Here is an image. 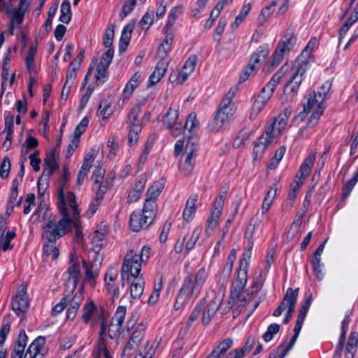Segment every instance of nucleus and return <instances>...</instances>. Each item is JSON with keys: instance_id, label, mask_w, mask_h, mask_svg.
Wrapping results in <instances>:
<instances>
[{"instance_id": "obj_53", "label": "nucleus", "mask_w": 358, "mask_h": 358, "mask_svg": "<svg viewBox=\"0 0 358 358\" xmlns=\"http://www.w3.org/2000/svg\"><path fill=\"white\" fill-rule=\"evenodd\" d=\"M202 232V227H197L195 228L192 234L187 241L185 248L187 250H191L195 245L196 243L197 242Z\"/></svg>"}, {"instance_id": "obj_16", "label": "nucleus", "mask_w": 358, "mask_h": 358, "mask_svg": "<svg viewBox=\"0 0 358 358\" xmlns=\"http://www.w3.org/2000/svg\"><path fill=\"white\" fill-rule=\"evenodd\" d=\"M29 302L27 295L26 287L24 285L19 287L17 294L12 302V308L15 314L24 318L28 309Z\"/></svg>"}, {"instance_id": "obj_55", "label": "nucleus", "mask_w": 358, "mask_h": 358, "mask_svg": "<svg viewBox=\"0 0 358 358\" xmlns=\"http://www.w3.org/2000/svg\"><path fill=\"white\" fill-rule=\"evenodd\" d=\"M136 3V0H124L120 13V17L124 19L127 16L134 8Z\"/></svg>"}, {"instance_id": "obj_61", "label": "nucleus", "mask_w": 358, "mask_h": 358, "mask_svg": "<svg viewBox=\"0 0 358 358\" xmlns=\"http://www.w3.org/2000/svg\"><path fill=\"white\" fill-rule=\"evenodd\" d=\"M30 165L32 166L34 171L38 172L40 171V164L41 160L39 157V151L35 150L32 154L29 155Z\"/></svg>"}, {"instance_id": "obj_54", "label": "nucleus", "mask_w": 358, "mask_h": 358, "mask_svg": "<svg viewBox=\"0 0 358 358\" xmlns=\"http://www.w3.org/2000/svg\"><path fill=\"white\" fill-rule=\"evenodd\" d=\"M108 67L105 66L102 64H98L95 73L96 82L98 85L102 84L106 81L108 76Z\"/></svg>"}, {"instance_id": "obj_39", "label": "nucleus", "mask_w": 358, "mask_h": 358, "mask_svg": "<svg viewBox=\"0 0 358 358\" xmlns=\"http://www.w3.org/2000/svg\"><path fill=\"white\" fill-rule=\"evenodd\" d=\"M140 113L141 107L139 105H135L131 108L127 120L128 127H132V126H141L142 121L138 120Z\"/></svg>"}, {"instance_id": "obj_7", "label": "nucleus", "mask_w": 358, "mask_h": 358, "mask_svg": "<svg viewBox=\"0 0 358 358\" xmlns=\"http://www.w3.org/2000/svg\"><path fill=\"white\" fill-rule=\"evenodd\" d=\"M197 150L198 141L196 138H189L179 163V169L184 175H189L194 169Z\"/></svg>"}, {"instance_id": "obj_38", "label": "nucleus", "mask_w": 358, "mask_h": 358, "mask_svg": "<svg viewBox=\"0 0 358 358\" xmlns=\"http://www.w3.org/2000/svg\"><path fill=\"white\" fill-rule=\"evenodd\" d=\"M158 206L156 201L145 198L142 212L152 221L156 216Z\"/></svg>"}, {"instance_id": "obj_2", "label": "nucleus", "mask_w": 358, "mask_h": 358, "mask_svg": "<svg viewBox=\"0 0 358 358\" xmlns=\"http://www.w3.org/2000/svg\"><path fill=\"white\" fill-rule=\"evenodd\" d=\"M316 45V38H311L287 75L285 93L289 94L291 99L296 95L307 69L315 60L312 52Z\"/></svg>"}, {"instance_id": "obj_33", "label": "nucleus", "mask_w": 358, "mask_h": 358, "mask_svg": "<svg viewBox=\"0 0 358 358\" xmlns=\"http://www.w3.org/2000/svg\"><path fill=\"white\" fill-rule=\"evenodd\" d=\"M255 343V339L252 336H249L245 347L241 349H236L234 350L231 351L227 355H226V352H224L223 355L221 357L222 358H229L231 355H237V358H243L246 352H248L250 351V350L252 348L254 344Z\"/></svg>"}, {"instance_id": "obj_52", "label": "nucleus", "mask_w": 358, "mask_h": 358, "mask_svg": "<svg viewBox=\"0 0 358 358\" xmlns=\"http://www.w3.org/2000/svg\"><path fill=\"white\" fill-rule=\"evenodd\" d=\"M128 143L130 146L134 145L138 139V135L141 131V126H132V127H128Z\"/></svg>"}, {"instance_id": "obj_25", "label": "nucleus", "mask_w": 358, "mask_h": 358, "mask_svg": "<svg viewBox=\"0 0 358 358\" xmlns=\"http://www.w3.org/2000/svg\"><path fill=\"white\" fill-rule=\"evenodd\" d=\"M316 157V152L314 151L310 152L306 158L300 166L299 171L296 174V181H302L303 182L310 173L311 169L313 166L314 161Z\"/></svg>"}, {"instance_id": "obj_3", "label": "nucleus", "mask_w": 358, "mask_h": 358, "mask_svg": "<svg viewBox=\"0 0 358 358\" xmlns=\"http://www.w3.org/2000/svg\"><path fill=\"white\" fill-rule=\"evenodd\" d=\"M251 244L253 243H251ZM252 245L245 250L240 259L238 278L231 284V296L238 306L246 305L248 310L252 313L258 307L261 301L255 300L250 293L247 296H243V291L248 282V270L252 256Z\"/></svg>"}, {"instance_id": "obj_29", "label": "nucleus", "mask_w": 358, "mask_h": 358, "mask_svg": "<svg viewBox=\"0 0 358 358\" xmlns=\"http://www.w3.org/2000/svg\"><path fill=\"white\" fill-rule=\"evenodd\" d=\"M168 68V63L165 60L159 61L155 67L153 73L150 76L148 79V86L154 85L159 82L164 76Z\"/></svg>"}, {"instance_id": "obj_45", "label": "nucleus", "mask_w": 358, "mask_h": 358, "mask_svg": "<svg viewBox=\"0 0 358 358\" xmlns=\"http://www.w3.org/2000/svg\"><path fill=\"white\" fill-rule=\"evenodd\" d=\"M164 188V185L162 183L159 182H155L152 185H150L148 189L146 199H152L157 201V199L161 194L162 189Z\"/></svg>"}, {"instance_id": "obj_23", "label": "nucleus", "mask_w": 358, "mask_h": 358, "mask_svg": "<svg viewBox=\"0 0 358 358\" xmlns=\"http://www.w3.org/2000/svg\"><path fill=\"white\" fill-rule=\"evenodd\" d=\"M236 89L233 88L228 91L220 102L218 113L225 115L230 118L231 117L235 112V108L231 101L236 95Z\"/></svg>"}, {"instance_id": "obj_46", "label": "nucleus", "mask_w": 358, "mask_h": 358, "mask_svg": "<svg viewBox=\"0 0 358 358\" xmlns=\"http://www.w3.org/2000/svg\"><path fill=\"white\" fill-rule=\"evenodd\" d=\"M117 278V272L115 269H109L105 274L104 282L107 291L111 290L117 284L115 280Z\"/></svg>"}, {"instance_id": "obj_20", "label": "nucleus", "mask_w": 358, "mask_h": 358, "mask_svg": "<svg viewBox=\"0 0 358 358\" xmlns=\"http://www.w3.org/2000/svg\"><path fill=\"white\" fill-rule=\"evenodd\" d=\"M152 222L143 212L134 211L130 215L129 227L131 231L137 232L146 229Z\"/></svg>"}, {"instance_id": "obj_47", "label": "nucleus", "mask_w": 358, "mask_h": 358, "mask_svg": "<svg viewBox=\"0 0 358 358\" xmlns=\"http://www.w3.org/2000/svg\"><path fill=\"white\" fill-rule=\"evenodd\" d=\"M113 113L110 103L108 100H103L99 104L96 115L101 116L103 120H106Z\"/></svg>"}, {"instance_id": "obj_42", "label": "nucleus", "mask_w": 358, "mask_h": 358, "mask_svg": "<svg viewBox=\"0 0 358 358\" xmlns=\"http://www.w3.org/2000/svg\"><path fill=\"white\" fill-rule=\"evenodd\" d=\"M269 50L266 45L260 46L252 55L250 61L257 64V65L260 66V63L266 59Z\"/></svg>"}, {"instance_id": "obj_50", "label": "nucleus", "mask_w": 358, "mask_h": 358, "mask_svg": "<svg viewBox=\"0 0 358 358\" xmlns=\"http://www.w3.org/2000/svg\"><path fill=\"white\" fill-rule=\"evenodd\" d=\"M183 128L190 132H194L198 129L199 122L195 113L192 112L189 114Z\"/></svg>"}, {"instance_id": "obj_59", "label": "nucleus", "mask_w": 358, "mask_h": 358, "mask_svg": "<svg viewBox=\"0 0 358 358\" xmlns=\"http://www.w3.org/2000/svg\"><path fill=\"white\" fill-rule=\"evenodd\" d=\"M97 352L99 357L103 356L104 358H112L107 349L106 342L101 337L99 338L98 341Z\"/></svg>"}, {"instance_id": "obj_37", "label": "nucleus", "mask_w": 358, "mask_h": 358, "mask_svg": "<svg viewBox=\"0 0 358 358\" xmlns=\"http://www.w3.org/2000/svg\"><path fill=\"white\" fill-rule=\"evenodd\" d=\"M196 63L197 58L195 55H192L187 59L180 71V73L183 77L182 80H187L189 75L194 71Z\"/></svg>"}, {"instance_id": "obj_35", "label": "nucleus", "mask_w": 358, "mask_h": 358, "mask_svg": "<svg viewBox=\"0 0 358 358\" xmlns=\"http://www.w3.org/2000/svg\"><path fill=\"white\" fill-rule=\"evenodd\" d=\"M134 27V23H129L123 28L120 40V51H124L128 46Z\"/></svg>"}, {"instance_id": "obj_58", "label": "nucleus", "mask_w": 358, "mask_h": 358, "mask_svg": "<svg viewBox=\"0 0 358 358\" xmlns=\"http://www.w3.org/2000/svg\"><path fill=\"white\" fill-rule=\"evenodd\" d=\"M103 260L102 255L99 251L93 250L89 253V264L92 267H97L101 264Z\"/></svg>"}, {"instance_id": "obj_21", "label": "nucleus", "mask_w": 358, "mask_h": 358, "mask_svg": "<svg viewBox=\"0 0 358 358\" xmlns=\"http://www.w3.org/2000/svg\"><path fill=\"white\" fill-rule=\"evenodd\" d=\"M66 284L71 289H75L80 277V265L73 258L69 262V266L65 273Z\"/></svg>"}, {"instance_id": "obj_32", "label": "nucleus", "mask_w": 358, "mask_h": 358, "mask_svg": "<svg viewBox=\"0 0 358 358\" xmlns=\"http://www.w3.org/2000/svg\"><path fill=\"white\" fill-rule=\"evenodd\" d=\"M133 278L134 280L130 286V295L133 299H138L143 294L145 282L142 275Z\"/></svg>"}, {"instance_id": "obj_49", "label": "nucleus", "mask_w": 358, "mask_h": 358, "mask_svg": "<svg viewBox=\"0 0 358 358\" xmlns=\"http://www.w3.org/2000/svg\"><path fill=\"white\" fill-rule=\"evenodd\" d=\"M181 13V7L178 6L172 8L169 13L168 20L164 27V29L167 31L173 25L176 20Z\"/></svg>"}, {"instance_id": "obj_12", "label": "nucleus", "mask_w": 358, "mask_h": 358, "mask_svg": "<svg viewBox=\"0 0 358 358\" xmlns=\"http://www.w3.org/2000/svg\"><path fill=\"white\" fill-rule=\"evenodd\" d=\"M289 112L285 110V113L280 114L277 117H275L273 122L268 124L264 134L273 141V138L280 135L282 131L286 128Z\"/></svg>"}, {"instance_id": "obj_5", "label": "nucleus", "mask_w": 358, "mask_h": 358, "mask_svg": "<svg viewBox=\"0 0 358 358\" xmlns=\"http://www.w3.org/2000/svg\"><path fill=\"white\" fill-rule=\"evenodd\" d=\"M208 278V272L206 268L202 266L195 273H189L186 275L180 290L184 295L194 301L200 294Z\"/></svg>"}, {"instance_id": "obj_62", "label": "nucleus", "mask_w": 358, "mask_h": 358, "mask_svg": "<svg viewBox=\"0 0 358 358\" xmlns=\"http://www.w3.org/2000/svg\"><path fill=\"white\" fill-rule=\"evenodd\" d=\"M89 124V119L87 117H84L82 120L77 125L74 131V137H78L80 139V136L85 132Z\"/></svg>"}, {"instance_id": "obj_31", "label": "nucleus", "mask_w": 358, "mask_h": 358, "mask_svg": "<svg viewBox=\"0 0 358 358\" xmlns=\"http://www.w3.org/2000/svg\"><path fill=\"white\" fill-rule=\"evenodd\" d=\"M306 126L300 129V133L303 135L307 134L308 137L309 134L313 133L315 130V127L318 123V121L322 114H318V113H310Z\"/></svg>"}, {"instance_id": "obj_13", "label": "nucleus", "mask_w": 358, "mask_h": 358, "mask_svg": "<svg viewBox=\"0 0 358 358\" xmlns=\"http://www.w3.org/2000/svg\"><path fill=\"white\" fill-rule=\"evenodd\" d=\"M287 66H282L271 78L269 82L264 86L257 96L260 100L264 101L267 103L268 100L273 95V93L280 83V81L283 76L285 72L287 70Z\"/></svg>"}, {"instance_id": "obj_60", "label": "nucleus", "mask_w": 358, "mask_h": 358, "mask_svg": "<svg viewBox=\"0 0 358 358\" xmlns=\"http://www.w3.org/2000/svg\"><path fill=\"white\" fill-rule=\"evenodd\" d=\"M280 330V325L276 323L270 324L266 331L263 334V338L266 342H269L272 340L273 335L277 334Z\"/></svg>"}, {"instance_id": "obj_41", "label": "nucleus", "mask_w": 358, "mask_h": 358, "mask_svg": "<svg viewBox=\"0 0 358 358\" xmlns=\"http://www.w3.org/2000/svg\"><path fill=\"white\" fill-rule=\"evenodd\" d=\"M60 13L59 20L63 23L68 24L71 21L72 16L69 0H63L60 8Z\"/></svg>"}, {"instance_id": "obj_26", "label": "nucleus", "mask_w": 358, "mask_h": 358, "mask_svg": "<svg viewBox=\"0 0 358 358\" xmlns=\"http://www.w3.org/2000/svg\"><path fill=\"white\" fill-rule=\"evenodd\" d=\"M197 194H192L186 201L185 208L182 213V217L187 222L192 221L195 216L197 209Z\"/></svg>"}, {"instance_id": "obj_6", "label": "nucleus", "mask_w": 358, "mask_h": 358, "mask_svg": "<svg viewBox=\"0 0 358 358\" xmlns=\"http://www.w3.org/2000/svg\"><path fill=\"white\" fill-rule=\"evenodd\" d=\"M146 328L143 323L137 324L123 349V357H130L137 350L139 351L141 348L143 349L146 343H149L148 341H145ZM148 345L150 346V344Z\"/></svg>"}, {"instance_id": "obj_34", "label": "nucleus", "mask_w": 358, "mask_h": 358, "mask_svg": "<svg viewBox=\"0 0 358 358\" xmlns=\"http://www.w3.org/2000/svg\"><path fill=\"white\" fill-rule=\"evenodd\" d=\"M277 195L276 185H272L267 192L262 204V212L268 214L269 209Z\"/></svg>"}, {"instance_id": "obj_9", "label": "nucleus", "mask_w": 358, "mask_h": 358, "mask_svg": "<svg viewBox=\"0 0 358 358\" xmlns=\"http://www.w3.org/2000/svg\"><path fill=\"white\" fill-rule=\"evenodd\" d=\"M325 108V102L321 95H317L316 92H313L308 95L306 103L303 104V110L298 114L296 120L303 121L306 115L310 113L322 114Z\"/></svg>"}, {"instance_id": "obj_22", "label": "nucleus", "mask_w": 358, "mask_h": 358, "mask_svg": "<svg viewBox=\"0 0 358 358\" xmlns=\"http://www.w3.org/2000/svg\"><path fill=\"white\" fill-rule=\"evenodd\" d=\"M127 308L124 306H120L117 308L114 316L109 327L108 334L110 338H113L116 332H119L124 320Z\"/></svg>"}, {"instance_id": "obj_28", "label": "nucleus", "mask_w": 358, "mask_h": 358, "mask_svg": "<svg viewBox=\"0 0 358 358\" xmlns=\"http://www.w3.org/2000/svg\"><path fill=\"white\" fill-rule=\"evenodd\" d=\"M106 186H103L101 184H99V188L96 191L95 197L90 203L87 210L86 211V215L89 217H91L92 215H94L99 206L101 205L102 200L104 197V194L106 193Z\"/></svg>"}, {"instance_id": "obj_51", "label": "nucleus", "mask_w": 358, "mask_h": 358, "mask_svg": "<svg viewBox=\"0 0 358 358\" xmlns=\"http://www.w3.org/2000/svg\"><path fill=\"white\" fill-rule=\"evenodd\" d=\"M357 181H358V168H357V171L355 173V175L352 177V178H351L349 181H348L345 184V185L343 188L342 198L343 200L346 199L347 197L349 196V194H350L352 189H353V187H355V185H356Z\"/></svg>"}, {"instance_id": "obj_27", "label": "nucleus", "mask_w": 358, "mask_h": 358, "mask_svg": "<svg viewBox=\"0 0 358 358\" xmlns=\"http://www.w3.org/2000/svg\"><path fill=\"white\" fill-rule=\"evenodd\" d=\"M142 73L140 72H136L130 80L127 83L122 92V101H125L128 100L131 96L134 89L141 82Z\"/></svg>"}, {"instance_id": "obj_1", "label": "nucleus", "mask_w": 358, "mask_h": 358, "mask_svg": "<svg viewBox=\"0 0 358 358\" xmlns=\"http://www.w3.org/2000/svg\"><path fill=\"white\" fill-rule=\"evenodd\" d=\"M57 205L64 217L57 222L54 216L50 215L47 222L43 227V252L45 255L50 257L52 260H55L59 255V250L55 245V241L71 229V220L69 217L67 206L72 210L74 218L80 213L76 202V196L72 192H68L65 197L59 194L57 198Z\"/></svg>"}, {"instance_id": "obj_4", "label": "nucleus", "mask_w": 358, "mask_h": 358, "mask_svg": "<svg viewBox=\"0 0 358 358\" xmlns=\"http://www.w3.org/2000/svg\"><path fill=\"white\" fill-rule=\"evenodd\" d=\"M150 247L143 246L140 253L134 252L133 250H129L126 253L121 268V282L122 285H125L126 280L129 276L136 277L141 276L140 274L142 264L146 262L150 256Z\"/></svg>"}, {"instance_id": "obj_40", "label": "nucleus", "mask_w": 358, "mask_h": 358, "mask_svg": "<svg viewBox=\"0 0 358 358\" xmlns=\"http://www.w3.org/2000/svg\"><path fill=\"white\" fill-rule=\"evenodd\" d=\"M97 311L98 309L94 303L91 300L87 301L83 308L82 318L83 321L87 323Z\"/></svg>"}, {"instance_id": "obj_24", "label": "nucleus", "mask_w": 358, "mask_h": 358, "mask_svg": "<svg viewBox=\"0 0 358 358\" xmlns=\"http://www.w3.org/2000/svg\"><path fill=\"white\" fill-rule=\"evenodd\" d=\"M202 302V324H207L210 322L212 318L215 315L216 312L219 309L221 305V299L215 297L211 300L206 306H204L203 301Z\"/></svg>"}, {"instance_id": "obj_15", "label": "nucleus", "mask_w": 358, "mask_h": 358, "mask_svg": "<svg viewBox=\"0 0 358 358\" xmlns=\"http://www.w3.org/2000/svg\"><path fill=\"white\" fill-rule=\"evenodd\" d=\"M270 221V216L268 214L261 212L257 213L250 220V224L248 225L245 235L248 238H252L257 231L262 233L264 227Z\"/></svg>"}, {"instance_id": "obj_64", "label": "nucleus", "mask_w": 358, "mask_h": 358, "mask_svg": "<svg viewBox=\"0 0 358 358\" xmlns=\"http://www.w3.org/2000/svg\"><path fill=\"white\" fill-rule=\"evenodd\" d=\"M155 353V348L153 346H149L146 343L143 349L139 350V356L141 358H152Z\"/></svg>"}, {"instance_id": "obj_19", "label": "nucleus", "mask_w": 358, "mask_h": 358, "mask_svg": "<svg viewBox=\"0 0 358 358\" xmlns=\"http://www.w3.org/2000/svg\"><path fill=\"white\" fill-rule=\"evenodd\" d=\"M45 344V338L38 336L29 345L24 358H44L47 352Z\"/></svg>"}, {"instance_id": "obj_10", "label": "nucleus", "mask_w": 358, "mask_h": 358, "mask_svg": "<svg viewBox=\"0 0 358 358\" xmlns=\"http://www.w3.org/2000/svg\"><path fill=\"white\" fill-rule=\"evenodd\" d=\"M296 40L297 38L294 34V29H287L273 53V62L278 64L282 60L284 54L294 48Z\"/></svg>"}, {"instance_id": "obj_36", "label": "nucleus", "mask_w": 358, "mask_h": 358, "mask_svg": "<svg viewBox=\"0 0 358 358\" xmlns=\"http://www.w3.org/2000/svg\"><path fill=\"white\" fill-rule=\"evenodd\" d=\"M229 119L230 117L217 112L213 120L208 125L209 131L211 132L219 131Z\"/></svg>"}, {"instance_id": "obj_11", "label": "nucleus", "mask_w": 358, "mask_h": 358, "mask_svg": "<svg viewBox=\"0 0 358 358\" xmlns=\"http://www.w3.org/2000/svg\"><path fill=\"white\" fill-rule=\"evenodd\" d=\"M224 203V196L223 195H219L216 197L210 215L206 222L205 232L208 236H210L214 234L222 213Z\"/></svg>"}, {"instance_id": "obj_57", "label": "nucleus", "mask_w": 358, "mask_h": 358, "mask_svg": "<svg viewBox=\"0 0 358 358\" xmlns=\"http://www.w3.org/2000/svg\"><path fill=\"white\" fill-rule=\"evenodd\" d=\"M266 102L257 98L253 103V105H252V107L251 109V112H250V118L251 120L256 118V117L258 115V114L260 113V111L266 106Z\"/></svg>"}, {"instance_id": "obj_43", "label": "nucleus", "mask_w": 358, "mask_h": 358, "mask_svg": "<svg viewBox=\"0 0 358 358\" xmlns=\"http://www.w3.org/2000/svg\"><path fill=\"white\" fill-rule=\"evenodd\" d=\"M44 162L45 167L43 169V174H46L48 176H50L58 168V165L55 159L54 151H52L50 153Z\"/></svg>"}, {"instance_id": "obj_44", "label": "nucleus", "mask_w": 358, "mask_h": 358, "mask_svg": "<svg viewBox=\"0 0 358 358\" xmlns=\"http://www.w3.org/2000/svg\"><path fill=\"white\" fill-rule=\"evenodd\" d=\"M83 266L85 270V281L89 282L91 286H94L95 278L98 275L97 267H92L85 262H83Z\"/></svg>"}, {"instance_id": "obj_48", "label": "nucleus", "mask_w": 358, "mask_h": 358, "mask_svg": "<svg viewBox=\"0 0 358 358\" xmlns=\"http://www.w3.org/2000/svg\"><path fill=\"white\" fill-rule=\"evenodd\" d=\"M153 22L154 11L152 10H148L139 21L138 25L142 30L146 31L153 24Z\"/></svg>"}, {"instance_id": "obj_56", "label": "nucleus", "mask_w": 358, "mask_h": 358, "mask_svg": "<svg viewBox=\"0 0 358 358\" xmlns=\"http://www.w3.org/2000/svg\"><path fill=\"white\" fill-rule=\"evenodd\" d=\"M275 1H273L269 6L263 8L261 12V15L259 17V21L261 24H264L270 17L271 14L275 10Z\"/></svg>"}, {"instance_id": "obj_8", "label": "nucleus", "mask_w": 358, "mask_h": 358, "mask_svg": "<svg viewBox=\"0 0 358 358\" xmlns=\"http://www.w3.org/2000/svg\"><path fill=\"white\" fill-rule=\"evenodd\" d=\"M179 108L178 103H173L165 114L159 117V121L166 129L171 130V134L175 137L180 134L182 128V120L179 118Z\"/></svg>"}, {"instance_id": "obj_18", "label": "nucleus", "mask_w": 358, "mask_h": 358, "mask_svg": "<svg viewBox=\"0 0 358 358\" xmlns=\"http://www.w3.org/2000/svg\"><path fill=\"white\" fill-rule=\"evenodd\" d=\"M63 300L66 303L67 310L66 314L67 320H73L83 300V292L78 291L73 296H64Z\"/></svg>"}, {"instance_id": "obj_14", "label": "nucleus", "mask_w": 358, "mask_h": 358, "mask_svg": "<svg viewBox=\"0 0 358 358\" xmlns=\"http://www.w3.org/2000/svg\"><path fill=\"white\" fill-rule=\"evenodd\" d=\"M299 289L288 288L279 306L274 310L273 316L279 317L285 310L294 311Z\"/></svg>"}, {"instance_id": "obj_17", "label": "nucleus", "mask_w": 358, "mask_h": 358, "mask_svg": "<svg viewBox=\"0 0 358 358\" xmlns=\"http://www.w3.org/2000/svg\"><path fill=\"white\" fill-rule=\"evenodd\" d=\"M304 320H301L297 317L296 324L294 328V335L292 338L289 343L287 345L286 343H282L280 345L276 352L270 355L269 358H284L287 353L293 348L294 345L299 333L302 328V324Z\"/></svg>"}, {"instance_id": "obj_30", "label": "nucleus", "mask_w": 358, "mask_h": 358, "mask_svg": "<svg viewBox=\"0 0 358 358\" xmlns=\"http://www.w3.org/2000/svg\"><path fill=\"white\" fill-rule=\"evenodd\" d=\"M271 141L269 137L265 136L264 134L259 138L258 142H257L253 149V157L255 160H257L262 158L264 151L267 146L271 143Z\"/></svg>"}, {"instance_id": "obj_63", "label": "nucleus", "mask_w": 358, "mask_h": 358, "mask_svg": "<svg viewBox=\"0 0 358 358\" xmlns=\"http://www.w3.org/2000/svg\"><path fill=\"white\" fill-rule=\"evenodd\" d=\"M10 168V159L8 157H3L0 166V176L5 179L8 178Z\"/></svg>"}]
</instances>
